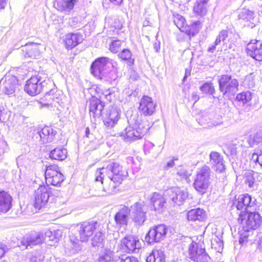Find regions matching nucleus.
I'll list each match as a JSON object with an SVG mask.
<instances>
[{"mask_svg": "<svg viewBox=\"0 0 262 262\" xmlns=\"http://www.w3.org/2000/svg\"><path fill=\"white\" fill-rule=\"evenodd\" d=\"M127 175L126 170L116 162H111L106 167L98 169L95 174L96 181H100L103 184V180L108 179L112 181L114 184L108 188H104L96 195L100 196L112 194L116 185L121 184L124 178Z\"/></svg>", "mask_w": 262, "mask_h": 262, "instance_id": "f257e3e1", "label": "nucleus"}, {"mask_svg": "<svg viewBox=\"0 0 262 262\" xmlns=\"http://www.w3.org/2000/svg\"><path fill=\"white\" fill-rule=\"evenodd\" d=\"M128 122L129 125L120 134L126 142L130 143L142 139L150 128L149 125L139 117L133 116Z\"/></svg>", "mask_w": 262, "mask_h": 262, "instance_id": "f03ea898", "label": "nucleus"}, {"mask_svg": "<svg viewBox=\"0 0 262 262\" xmlns=\"http://www.w3.org/2000/svg\"><path fill=\"white\" fill-rule=\"evenodd\" d=\"M211 170L207 165L198 169L193 184L194 189L203 194L207 190L211 184Z\"/></svg>", "mask_w": 262, "mask_h": 262, "instance_id": "7ed1b4c3", "label": "nucleus"}, {"mask_svg": "<svg viewBox=\"0 0 262 262\" xmlns=\"http://www.w3.org/2000/svg\"><path fill=\"white\" fill-rule=\"evenodd\" d=\"M219 90L223 96H234L238 91L239 83L237 80L230 75H223L218 80Z\"/></svg>", "mask_w": 262, "mask_h": 262, "instance_id": "20e7f679", "label": "nucleus"}, {"mask_svg": "<svg viewBox=\"0 0 262 262\" xmlns=\"http://www.w3.org/2000/svg\"><path fill=\"white\" fill-rule=\"evenodd\" d=\"M240 221L243 225V230L246 231L256 229L260 226L261 223V216L258 213L249 211L246 213L243 211L240 212L238 221Z\"/></svg>", "mask_w": 262, "mask_h": 262, "instance_id": "39448f33", "label": "nucleus"}, {"mask_svg": "<svg viewBox=\"0 0 262 262\" xmlns=\"http://www.w3.org/2000/svg\"><path fill=\"white\" fill-rule=\"evenodd\" d=\"M48 82H51L41 77L40 74L31 77L27 81L25 91L30 95L35 96L39 94L46 87Z\"/></svg>", "mask_w": 262, "mask_h": 262, "instance_id": "423d86ee", "label": "nucleus"}, {"mask_svg": "<svg viewBox=\"0 0 262 262\" xmlns=\"http://www.w3.org/2000/svg\"><path fill=\"white\" fill-rule=\"evenodd\" d=\"M188 256L195 262H208L210 257L201 244L192 242L188 248Z\"/></svg>", "mask_w": 262, "mask_h": 262, "instance_id": "0eeeda50", "label": "nucleus"}, {"mask_svg": "<svg viewBox=\"0 0 262 262\" xmlns=\"http://www.w3.org/2000/svg\"><path fill=\"white\" fill-rule=\"evenodd\" d=\"M112 60L105 57H101L96 59L91 67V73L99 78L105 73L106 71L113 67Z\"/></svg>", "mask_w": 262, "mask_h": 262, "instance_id": "6e6552de", "label": "nucleus"}, {"mask_svg": "<svg viewBox=\"0 0 262 262\" xmlns=\"http://www.w3.org/2000/svg\"><path fill=\"white\" fill-rule=\"evenodd\" d=\"M129 210V216L136 226H142L146 220V211L144 209V205L139 202L132 205Z\"/></svg>", "mask_w": 262, "mask_h": 262, "instance_id": "1a4fd4ad", "label": "nucleus"}, {"mask_svg": "<svg viewBox=\"0 0 262 262\" xmlns=\"http://www.w3.org/2000/svg\"><path fill=\"white\" fill-rule=\"evenodd\" d=\"M78 233L80 242H87L95 230H99L100 224L96 221L83 222L79 225Z\"/></svg>", "mask_w": 262, "mask_h": 262, "instance_id": "9d476101", "label": "nucleus"}, {"mask_svg": "<svg viewBox=\"0 0 262 262\" xmlns=\"http://www.w3.org/2000/svg\"><path fill=\"white\" fill-rule=\"evenodd\" d=\"M138 262L134 256H126L124 255H115L113 251L105 250L100 254L97 262Z\"/></svg>", "mask_w": 262, "mask_h": 262, "instance_id": "9b49d317", "label": "nucleus"}, {"mask_svg": "<svg viewBox=\"0 0 262 262\" xmlns=\"http://www.w3.org/2000/svg\"><path fill=\"white\" fill-rule=\"evenodd\" d=\"M46 183L57 186L64 180L63 174L59 171L57 165H49L47 167L45 173Z\"/></svg>", "mask_w": 262, "mask_h": 262, "instance_id": "f8f14e48", "label": "nucleus"}, {"mask_svg": "<svg viewBox=\"0 0 262 262\" xmlns=\"http://www.w3.org/2000/svg\"><path fill=\"white\" fill-rule=\"evenodd\" d=\"M167 231V228L163 224L155 226L149 230L145 236V241L149 244L159 242L164 239Z\"/></svg>", "mask_w": 262, "mask_h": 262, "instance_id": "ddd939ff", "label": "nucleus"}, {"mask_svg": "<svg viewBox=\"0 0 262 262\" xmlns=\"http://www.w3.org/2000/svg\"><path fill=\"white\" fill-rule=\"evenodd\" d=\"M121 246L128 253H137L142 247V242L133 235H127L121 241Z\"/></svg>", "mask_w": 262, "mask_h": 262, "instance_id": "4468645a", "label": "nucleus"}, {"mask_svg": "<svg viewBox=\"0 0 262 262\" xmlns=\"http://www.w3.org/2000/svg\"><path fill=\"white\" fill-rule=\"evenodd\" d=\"M50 193L51 192L48 186L40 185L38 188L35 191V207L40 209L44 206L47 203L49 199Z\"/></svg>", "mask_w": 262, "mask_h": 262, "instance_id": "2eb2a0df", "label": "nucleus"}, {"mask_svg": "<svg viewBox=\"0 0 262 262\" xmlns=\"http://www.w3.org/2000/svg\"><path fill=\"white\" fill-rule=\"evenodd\" d=\"M226 39H228V42L231 43L235 41L236 35L234 30L230 28H227L221 31L214 43L209 48L208 51L212 53L213 52L216 48V46L220 45L222 41H224Z\"/></svg>", "mask_w": 262, "mask_h": 262, "instance_id": "dca6fc26", "label": "nucleus"}, {"mask_svg": "<svg viewBox=\"0 0 262 262\" xmlns=\"http://www.w3.org/2000/svg\"><path fill=\"white\" fill-rule=\"evenodd\" d=\"M120 110L116 106H110L103 116L104 124L110 128L114 127L120 118Z\"/></svg>", "mask_w": 262, "mask_h": 262, "instance_id": "f3484780", "label": "nucleus"}, {"mask_svg": "<svg viewBox=\"0 0 262 262\" xmlns=\"http://www.w3.org/2000/svg\"><path fill=\"white\" fill-rule=\"evenodd\" d=\"M173 22L182 32H185L189 37L190 36H194L198 32V29H196V27L199 21L195 22L191 26H185V18L182 16L177 14L174 16Z\"/></svg>", "mask_w": 262, "mask_h": 262, "instance_id": "a211bd4d", "label": "nucleus"}, {"mask_svg": "<svg viewBox=\"0 0 262 262\" xmlns=\"http://www.w3.org/2000/svg\"><path fill=\"white\" fill-rule=\"evenodd\" d=\"M56 134V130L49 126H45L40 131L34 132L32 138L42 143H49L53 141Z\"/></svg>", "mask_w": 262, "mask_h": 262, "instance_id": "6ab92c4d", "label": "nucleus"}, {"mask_svg": "<svg viewBox=\"0 0 262 262\" xmlns=\"http://www.w3.org/2000/svg\"><path fill=\"white\" fill-rule=\"evenodd\" d=\"M156 106L151 97L145 96L140 100L139 111L141 115L150 116L155 112Z\"/></svg>", "mask_w": 262, "mask_h": 262, "instance_id": "aec40b11", "label": "nucleus"}, {"mask_svg": "<svg viewBox=\"0 0 262 262\" xmlns=\"http://www.w3.org/2000/svg\"><path fill=\"white\" fill-rule=\"evenodd\" d=\"M104 103L96 97H93L90 100L89 112L91 118L96 121L102 116L104 109Z\"/></svg>", "mask_w": 262, "mask_h": 262, "instance_id": "412c9836", "label": "nucleus"}, {"mask_svg": "<svg viewBox=\"0 0 262 262\" xmlns=\"http://www.w3.org/2000/svg\"><path fill=\"white\" fill-rule=\"evenodd\" d=\"M247 53L256 60L262 61V42L260 40H252L247 46Z\"/></svg>", "mask_w": 262, "mask_h": 262, "instance_id": "4be33fe9", "label": "nucleus"}, {"mask_svg": "<svg viewBox=\"0 0 262 262\" xmlns=\"http://www.w3.org/2000/svg\"><path fill=\"white\" fill-rule=\"evenodd\" d=\"M256 201V199L252 198L248 194L239 195L237 199L233 202V206H235L238 210H247L248 208L251 207Z\"/></svg>", "mask_w": 262, "mask_h": 262, "instance_id": "5701e85b", "label": "nucleus"}, {"mask_svg": "<svg viewBox=\"0 0 262 262\" xmlns=\"http://www.w3.org/2000/svg\"><path fill=\"white\" fill-rule=\"evenodd\" d=\"M3 80V79L0 81V89H2L4 93L7 95L13 94L18 85V81L17 78L13 75H7L6 76L5 80L2 84Z\"/></svg>", "mask_w": 262, "mask_h": 262, "instance_id": "b1692460", "label": "nucleus"}, {"mask_svg": "<svg viewBox=\"0 0 262 262\" xmlns=\"http://www.w3.org/2000/svg\"><path fill=\"white\" fill-rule=\"evenodd\" d=\"M41 47L40 45L34 42L26 43L24 46H21L23 56L26 59L36 58L40 55Z\"/></svg>", "mask_w": 262, "mask_h": 262, "instance_id": "393cba45", "label": "nucleus"}, {"mask_svg": "<svg viewBox=\"0 0 262 262\" xmlns=\"http://www.w3.org/2000/svg\"><path fill=\"white\" fill-rule=\"evenodd\" d=\"M168 193L170 196L172 202L178 205L183 204L188 198L187 191L179 187H175L168 190Z\"/></svg>", "mask_w": 262, "mask_h": 262, "instance_id": "a878e982", "label": "nucleus"}, {"mask_svg": "<svg viewBox=\"0 0 262 262\" xmlns=\"http://www.w3.org/2000/svg\"><path fill=\"white\" fill-rule=\"evenodd\" d=\"M45 241L43 233L31 232L29 234L24 237L21 243L26 247L41 244Z\"/></svg>", "mask_w": 262, "mask_h": 262, "instance_id": "bb28decb", "label": "nucleus"}, {"mask_svg": "<svg viewBox=\"0 0 262 262\" xmlns=\"http://www.w3.org/2000/svg\"><path fill=\"white\" fill-rule=\"evenodd\" d=\"M210 163L216 171L222 172L225 169L223 157L217 152L212 151L209 155Z\"/></svg>", "mask_w": 262, "mask_h": 262, "instance_id": "cd10ccee", "label": "nucleus"}, {"mask_svg": "<svg viewBox=\"0 0 262 262\" xmlns=\"http://www.w3.org/2000/svg\"><path fill=\"white\" fill-rule=\"evenodd\" d=\"M82 35L79 32L70 33L66 35L64 42L67 49H72L82 42Z\"/></svg>", "mask_w": 262, "mask_h": 262, "instance_id": "c85d7f7f", "label": "nucleus"}, {"mask_svg": "<svg viewBox=\"0 0 262 262\" xmlns=\"http://www.w3.org/2000/svg\"><path fill=\"white\" fill-rule=\"evenodd\" d=\"M165 203V199L162 194L154 192L151 195L149 207L151 209L160 212L162 210Z\"/></svg>", "mask_w": 262, "mask_h": 262, "instance_id": "c756f323", "label": "nucleus"}, {"mask_svg": "<svg viewBox=\"0 0 262 262\" xmlns=\"http://www.w3.org/2000/svg\"><path fill=\"white\" fill-rule=\"evenodd\" d=\"M128 215H129V208L123 206L115 216L116 224L120 226H126L128 223Z\"/></svg>", "mask_w": 262, "mask_h": 262, "instance_id": "7c9ffc66", "label": "nucleus"}, {"mask_svg": "<svg viewBox=\"0 0 262 262\" xmlns=\"http://www.w3.org/2000/svg\"><path fill=\"white\" fill-rule=\"evenodd\" d=\"M187 219L189 221L203 222L206 219V211L200 208L193 209L187 212Z\"/></svg>", "mask_w": 262, "mask_h": 262, "instance_id": "2f4dec72", "label": "nucleus"}, {"mask_svg": "<svg viewBox=\"0 0 262 262\" xmlns=\"http://www.w3.org/2000/svg\"><path fill=\"white\" fill-rule=\"evenodd\" d=\"M12 197L4 191L0 192V212H7L12 206Z\"/></svg>", "mask_w": 262, "mask_h": 262, "instance_id": "473e14b6", "label": "nucleus"}, {"mask_svg": "<svg viewBox=\"0 0 262 262\" xmlns=\"http://www.w3.org/2000/svg\"><path fill=\"white\" fill-rule=\"evenodd\" d=\"M209 0H196L193 7V12L195 15L201 17L204 16L208 10V2Z\"/></svg>", "mask_w": 262, "mask_h": 262, "instance_id": "72a5a7b5", "label": "nucleus"}, {"mask_svg": "<svg viewBox=\"0 0 262 262\" xmlns=\"http://www.w3.org/2000/svg\"><path fill=\"white\" fill-rule=\"evenodd\" d=\"M147 262H165V255L164 251L161 250H155L146 258Z\"/></svg>", "mask_w": 262, "mask_h": 262, "instance_id": "f704fd0d", "label": "nucleus"}, {"mask_svg": "<svg viewBox=\"0 0 262 262\" xmlns=\"http://www.w3.org/2000/svg\"><path fill=\"white\" fill-rule=\"evenodd\" d=\"M67 154L66 149L56 148L50 151V158L53 160L63 161L66 159Z\"/></svg>", "mask_w": 262, "mask_h": 262, "instance_id": "c9c22d12", "label": "nucleus"}, {"mask_svg": "<svg viewBox=\"0 0 262 262\" xmlns=\"http://www.w3.org/2000/svg\"><path fill=\"white\" fill-rule=\"evenodd\" d=\"M252 97V93L249 91H246L237 94L236 97V99L243 105L249 106L251 104V101Z\"/></svg>", "mask_w": 262, "mask_h": 262, "instance_id": "e433bc0d", "label": "nucleus"}, {"mask_svg": "<svg viewBox=\"0 0 262 262\" xmlns=\"http://www.w3.org/2000/svg\"><path fill=\"white\" fill-rule=\"evenodd\" d=\"M257 174L252 170H247L243 173V180L246 184H247L250 188H252L255 184L254 174Z\"/></svg>", "mask_w": 262, "mask_h": 262, "instance_id": "4c0bfd02", "label": "nucleus"}, {"mask_svg": "<svg viewBox=\"0 0 262 262\" xmlns=\"http://www.w3.org/2000/svg\"><path fill=\"white\" fill-rule=\"evenodd\" d=\"M118 57L122 60L127 61L129 66H132L134 64V59L132 58V54L129 49L122 50L118 55Z\"/></svg>", "mask_w": 262, "mask_h": 262, "instance_id": "58836bf2", "label": "nucleus"}, {"mask_svg": "<svg viewBox=\"0 0 262 262\" xmlns=\"http://www.w3.org/2000/svg\"><path fill=\"white\" fill-rule=\"evenodd\" d=\"M255 17L254 13L253 11L247 9H244L238 15L239 19L251 21Z\"/></svg>", "mask_w": 262, "mask_h": 262, "instance_id": "ea45409f", "label": "nucleus"}, {"mask_svg": "<svg viewBox=\"0 0 262 262\" xmlns=\"http://www.w3.org/2000/svg\"><path fill=\"white\" fill-rule=\"evenodd\" d=\"M77 0H62L60 3V10L69 12L73 9Z\"/></svg>", "mask_w": 262, "mask_h": 262, "instance_id": "a19ab883", "label": "nucleus"}, {"mask_svg": "<svg viewBox=\"0 0 262 262\" xmlns=\"http://www.w3.org/2000/svg\"><path fill=\"white\" fill-rule=\"evenodd\" d=\"M100 230V229L99 228V230H98V231L95 233L94 237L92 239V245L94 247L100 246L102 245L103 241L104 234Z\"/></svg>", "mask_w": 262, "mask_h": 262, "instance_id": "79ce46f5", "label": "nucleus"}, {"mask_svg": "<svg viewBox=\"0 0 262 262\" xmlns=\"http://www.w3.org/2000/svg\"><path fill=\"white\" fill-rule=\"evenodd\" d=\"M70 242L71 243V248L72 250V253H75L81 250L82 246L80 243V239H78L76 237H71Z\"/></svg>", "mask_w": 262, "mask_h": 262, "instance_id": "37998d69", "label": "nucleus"}, {"mask_svg": "<svg viewBox=\"0 0 262 262\" xmlns=\"http://www.w3.org/2000/svg\"><path fill=\"white\" fill-rule=\"evenodd\" d=\"M200 89L203 93L211 95H213L215 92L213 83L209 82L204 83Z\"/></svg>", "mask_w": 262, "mask_h": 262, "instance_id": "c03bdc74", "label": "nucleus"}, {"mask_svg": "<svg viewBox=\"0 0 262 262\" xmlns=\"http://www.w3.org/2000/svg\"><path fill=\"white\" fill-rule=\"evenodd\" d=\"M176 170L177 175L179 176L181 179H184L187 182L191 174L188 172L186 168L183 166H179Z\"/></svg>", "mask_w": 262, "mask_h": 262, "instance_id": "a18cd8bd", "label": "nucleus"}, {"mask_svg": "<svg viewBox=\"0 0 262 262\" xmlns=\"http://www.w3.org/2000/svg\"><path fill=\"white\" fill-rule=\"evenodd\" d=\"M117 77L118 76L116 72L114 70H110L109 69L108 71H106L105 73L100 79L111 82L117 79Z\"/></svg>", "mask_w": 262, "mask_h": 262, "instance_id": "49530a36", "label": "nucleus"}, {"mask_svg": "<svg viewBox=\"0 0 262 262\" xmlns=\"http://www.w3.org/2000/svg\"><path fill=\"white\" fill-rule=\"evenodd\" d=\"M59 231L52 232L49 230H47L45 234H43L45 236V240L47 238H48L49 241H54V240L56 242L58 240V233Z\"/></svg>", "mask_w": 262, "mask_h": 262, "instance_id": "de8ad7c7", "label": "nucleus"}, {"mask_svg": "<svg viewBox=\"0 0 262 262\" xmlns=\"http://www.w3.org/2000/svg\"><path fill=\"white\" fill-rule=\"evenodd\" d=\"M122 43L120 40H113L110 46V51L114 53H117L121 49Z\"/></svg>", "mask_w": 262, "mask_h": 262, "instance_id": "09e8293b", "label": "nucleus"}, {"mask_svg": "<svg viewBox=\"0 0 262 262\" xmlns=\"http://www.w3.org/2000/svg\"><path fill=\"white\" fill-rule=\"evenodd\" d=\"M223 123L222 118L221 116H218L216 118H209V121L207 122L208 127L216 126Z\"/></svg>", "mask_w": 262, "mask_h": 262, "instance_id": "8fccbe9b", "label": "nucleus"}, {"mask_svg": "<svg viewBox=\"0 0 262 262\" xmlns=\"http://www.w3.org/2000/svg\"><path fill=\"white\" fill-rule=\"evenodd\" d=\"M254 144L262 147V130H260L255 133L253 137Z\"/></svg>", "mask_w": 262, "mask_h": 262, "instance_id": "3c124183", "label": "nucleus"}, {"mask_svg": "<svg viewBox=\"0 0 262 262\" xmlns=\"http://www.w3.org/2000/svg\"><path fill=\"white\" fill-rule=\"evenodd\" d=\"M249 231H246L245 230H244L243 232L241 231L239 239V242L241 244L243 245L248 241V237L249 236L248 232Z\"/></svg>", "mask_w": 262, "mask_h": 262, "instance_id": "603ef678", "label": "nucleus"}, {"mask_svg": "<svg viewBox=\"0 0 262 262\" xmlns=\"http://www.w3.org/2000/svg\"><path fill=\"white\" fill-rule=\"evenodd\" d=\"M104 98L109 102H111L115 98V95L114 93L112 92L110 89L106 90L103 93Z\"/></svg>", "mask_w": 262, "mask_h": 262, "instance_id": "864d4df0", "label": "nucleus"}, {"mask_svg": "<svg viewBox=\"0 0 262 262\" xmlns=\"http://www.w3.org/2000/svg\"><path fill=\"white\" fill-rule=\"evenodd\" d=\"M252 159L254 161L258 162L260 166L262 167V152L260 154H253Z\"/></svg>", "mask_w": 262, "mask_h": 262, "instance_id": "5fc2aeb1", "label": "nucleus"}, {"mask_svg": "<svg viewBox=\"0 0 262 262\" xmlns=\"http://www.w3.org/2000/svg\"><path fill=\"white\" fill-rule=\"evenodd\" d=\"M215 244L218 246L219 247V249H218V251H220V249H223V242L221 241L220 240V239L219 238H217V241L215 240V239H214L213 241H212L211 242V245L212 246H214L215 248L216 249V247H215Z\"/></svg>", "mask_w": 262, "mask_h": 262, "instance_id": "6e6d98bb", "label": "nucleus"}, {"mask_svg": "<svg viewBox=\"0 0 262 262\" xmlns=\"http://www.w3.org/2000/svg\"><path fill=\"white\" fill-rule=\"evenodd\" d=\"M6 246L4 244H0V258L2 257L5 253Z\"/></svg>", "mask_w": 262, "mask_h": 262, "instance_id": "4d7b16f0", "label": "nucleus"}, {"mask_svg": "<svg viewBox=\"0 0 262 262\" xmlns=\"http://www.w3.org/2000/svg\"><path fill=\"white\" fill-rule=\"evenodd\" d=\"M28 262H41L40 259H38L35 256H32L30 257L29 261Z\"/></svg>", "mask_w": 262, "mask_h": 262, "instance_id": "13d9d810", "label": "nucleus"}, {"mask_svg": "<svg viewBox=\"0 0 262 262\" xmlns=\"http://www.w3.org/2000/svg\"><path fill=\"white\" fill-rule=\"evenodd\" d=\"M111 3L114 4L115 5L120 6L122 3L123 0H110Z\"/></svg>", "mask_w": 262, "mask_h": 262, "instance_id": "bf43d9fd", "label": "nucleus"}, {"mask_svg": "<svg viewBox=\"0 0 262 262\" xmlns=\"http://www.w3.org/2000/svg\"><path fill=\"white\" fill-rule=\"evenodd\" d=\"M192 100L196 102L199 99V96L196 93H193L192 94Z\"/></svg>", "mask_w": 262, "mask_h": 262, "instance_id": "052dcab7", "label": "nucleus"}, {"mask_svg": "<svg viewBox=\"0 0 262 262\" xmlns=\"http://www.w3.org/2000/svg\"><path fill=\"white\" fill-rule=\"evenodd\" d=\"M160 42H156L154 44V49L156 52H158L160 48Z\"/></svg>", "mask_w": 262, "mask_h": 262, "instance_id": "680f3d73", "label": "nucleus"}, {"mask_svg": "<svg viewBox=\"0 0 262 262\" xmlns=\"http://www.w3.org/2000/svg\"><path fill=\"white\" fill-rule=\"evenodd\" d=\"M6 4V0H0V9H3L5 8Z\"/></svg>", "mask_w": 262, "mask_h": 262, "instance_id": "e2e57ef3", "label": "nucleus"}, {"mask_svg": "<svg viewBox=\"0 0 262 262\" xmlns=\"http://www.w3.org/2000/svg\"><path fill=\"white\" fill-rule=\"evenodd\" d=\"M174 165V160H171L170 161L168 162L166 164V166L167 168L172 167Z\"/></svg>", "mask_w": 262, "mask_h": 262, "instance_id": "0e129e2a", "label": "nucleus"}, {"mask_svg": "<svg viewBox=\"0 0 262 262\" xmlns=\"http://www.w3.org/2000/svg\"><path fill=\"white\" fill-rule=\"evenodd\" d=\"M190 75V72L189 70H186L185 74L183 78V80H185L186 78Z\"/></svg>", "mask_w": 262, "mask_h": 262, "instance_id": "69168bd1", "label": "nucleus"}, {"mask_svg": "<svg viewBox=\"0 0 262 262\" xmlns=\"http://www.w3.org/2000/svg\"><path fill=\"white\" fill-rule=\"evenodd\" d=\"M90 134V129L89 127H86L85 129V136L87 137H89V135Z\"/></svg>", "mask_w": 262, "mask_h": 262, "instance_id": "338daca9", "label": "nucleus"}, {"mask_svg": "<svg viewBox=\"0 0 262 262\" xmlns=\"http://www.w3.org/2000/svg\"><path fill=\"white\" fill-rule=\"evenodd\" d=\"M50 104H51V103L48 102V103H42V106H48Z\"/></svg>", "mask_w": 262, "mask_h": 262, "instance_id": "774afa93", "label": "nucleus"}]
</instances>
